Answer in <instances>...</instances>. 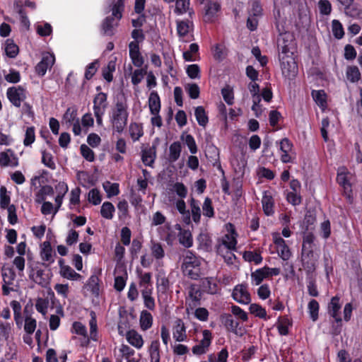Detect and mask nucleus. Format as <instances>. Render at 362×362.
<instances>
[{"label": "nucleus", "mask_w": 362, "mask_h": 362, "mask_svg": "<svg viewBox=\"0 0 362 362\" xmlns=\"http://www.w3.org/2000/svg\"><path fill=\"white\" fill-rule=\"evenodd\" d=\"M128 104L124 97H117L114 107L109 112V121L113 133L121 134L127 125Z\"/></svg>", "instance_id": "f257e3e1"}, {"label": "nucleus", "mask_w": 362, "mask_h": 362, "mask_svg": "<svg viewBox=\"0 0 362 362\" xmlns=\"http://www.w3.org/2000/svg\"><path fill=\"white\" fill-rule=\"evenodd\" d=\"M90 316L89 334H88L86 327L81 322H74L71 326V332L83 337L81 341L82 346H87L90 340L97 341L98 339L96 314L94 311H90Z\"/></svg>", "instance_id": "f03ea898"}, {"label": "nucleus", "mask_w": 362, "mask_h": 362, "mask_svg": "<svg viewBox=\"0 0 362 362\" xmlns=\"http://www.w3.org/2000/svg\"><path fill=\"white\" fill-rule=\"evenodd\" d=\"M203 259L187 250L184 255L182 269L185 275L192 279H197L202 275Z\"/></svg>", "instance_id": "7ed1b4c3"}, {"label": "nucleus", "mask_w": 362, "mask_h": 362, "mask_svg": "<svg viewBox=\"0 0 362 362\" xmlns=\"http://www.w3.org/2000/svg\"><path fill=\"white\" fill-rule=\"evenodd\" d=\"M124 8V0H117L112 8L113 17H107L103 23V30L107 35L113 34V29L117 25V21L121 19Z\"/></svg>", "instance_id": "20e7f679"}, {"label": "nucleus", "mask_w": 362, "mask_h": 362, "mask_svg": "<svg viewBox=\"0 0 362 362\" xmlns=\"http://www.w3.org/2000/svg\"><path fill=\"white\" fill-rule=\"evenodd\" d=\"M237 233L233 225L230 224L228 233L218 241L216 252L218 254H223L227 250H236Z\"/></svg>", "instance_id": "39448f33"}, {"label": "nucleus", "mask_w": 362, "mask_h": 362, "mask_svg": "<svg viewBox=\"0 0 362 362\" xmlns=\"http://www.w3.org/2000/svg\"><path fill=\"white\" fill-rule=\"evenodd\" d=\"M279 60L283 76L288 79L293 78L298 74V66L293 54L279 55Z\"/></svg>", "instance_id": "423d86ee"}, {"label": "nucleus", "mask_w": 362, "mask_h": 362, "mask_svg": "<svg viewBox=\"0 0 362 362\" xmlns=\"http://www.w3.org/2000/svg\"><path fill=\"white\" fill-rule=\"evenodd\" d=\"M353 174L344 166L339 167L337 170V181L344 189V194L349 199L351 194V180Z\"/></svg>", "instance_id": "0eeeda50"}, {"label": "nucleus", "mask_w": 362, "mask_h": 362, "mask_svg": "<svg viewBox=\"0 0 362 362\" xmlns=\"http://www.w3.org/2000/svg\"><path fill=\"white\" fill-rule=\"evenodd\" d=\"M281 272L279 268H270L267 266L256 269L251 274L252 284L259 285L265 279L269 276H278Z\"/></svg>", "instance_id": "6e6552de"}, {"label": "nucleus", "mask_w": 362, "mask_h": 362, "mask_svg": "<svg viewBox=\"0 0 362 362\" xmlns=\"http://www.w3.org/2000/svg\"><path fill=\"white\" fill-rule=\"evenodd\" d=\"M262 16V8L260 4L254 1L251 3L248 11V17L247 20V27L251 31L257 29L259 19Z\"/></svg>", "instance_id": "1a4fd4ad"}, {"label": "nucleus", "mask_w": 362, "mask_h": 362, "mask_svg": "<svg viewBox=\"0 0 362 362\" xmlns=\"http://www.w3.org/2000/svg\"><path fill=\"white\" fill-rule=\"evenodd\" d=\"M1 276L4 281V284L2 286L3 293L4 295L7 296L11 291H15L13 286L16 279V273L12 268L3 267Z\"/></svg>", "instance_id": "9d476101"}, {"label": "nucleus", "mask_w": 362, "mask_h": 362, "mask_svg": "<svg viewBox=\"0 0 362 362\" xmlns=\"http://www.w3.org/2000/svg\"><path fill=\"white\" fill-rule=\"evenodd\" d=\"M6 95L9 101L15 107H19L21 105V103L25 100L27 93L25 89L18 86L8 88Z\"/></svg>", "instance_id": "9b49d317"}, {"label": "nucleus", "mask_w": 362, "mask_h": 362, "mask_svg": "<svg viewBox=\"0 0 362 362\" xmlns=\"http://www.w3.org/2000/svg\"><path fill=\"white\" fill-rule=\"evenodd\" d=\"M232 297L237 303L243 305H247L251 301L247 287L244 284H238L234 287Z\"/></svg>", "instance_id": "f8f14e48"}, {"label": "nucleus", "mask_w": 362, "mask_h": 362, "mask_svg": "<svg viewBox=\"0 0 362 362\" xmlns=\"http://www.w3.org/2000/svg\"><path fill=\"white\" fill-rule=\"evenodd\" d=\"M317 259L318 255H315L313 250H302V264L308 273H311L315 271Z\"/></svg>", "instance_id": "ddd939ff"}, {"label": "nucleus", "mask_w": 362, "mask_h": 362, "mask_svg": "<svg viewBox=\"0 0 362 362\" xmlns=\"http://www.w3.org/2000/svg\"><path fill=\"white\" fill-rule=\"evenodd\" d=\"M203 338L199 343L192 348V353L194 355H202L207 352L209 347L211 343L212 335L211 332L208 329H204L202 332Z\"/></svg>", "instance_id": "4468645a"}, {"label": "nucleus", "mask_w": 362, "mask_h": 362, "mask_svg": "<svg viewBox=\"0 0 362 362\" xmlns=\"http://www.w3.org/2000/svg\"><path fill=\"white\" fill-rule=\"evenodd\" d=\"M279 150L281 151V160L284 163H292L294 158L293 152V144L286 138L279 142Z\"/></svg>", "instance_id": "2eb2a0df"}, {"label": "nucleus", "mask_w": 362, "mask_h": 362, "mask_svg": "<svg viewBox=\"0 0 362 362\" xmlns=\"http://www.w3.org/2000/svg\"><path fill=\"white\" fill-rule=\"evenodd\" d=\"M273 241L279 256L284 260L289 259L291 256V252L288 246L286 244L285 240L280 236V235L278 233L274 234Z\"/></svg>", "instance_id": "dca6fc26"}, {"label": "nucleus", "mask_w": 362, "mask_h": 362, "mask_svg": "<svg viewBox=\"0 0 362 362\" xmlns=\"http://www.w3.org/2000/svg\"><path fill=\"white\" fill-rule=\"evenodd\" d=\"M55 62V57L53 54L46 52L43 54L41 61L36 65L35 71L40 76H43L47 70L51 69Z\"/></svg>", "instance_id": "f3484780"}, {"label": "nucleus", "mask_w": 362, "mask_h": 362, "mask_svg": "<svg viewBox=\"0 0 362 362\" xmlns=\"http://www.w3.org/2000/svg\"><path fill=\"white\" fill-rule=\"evenodd\" d=\"M174 194H176L180 199H185L187 195V188L182 182H175L170 185L167 189L168 199L169 202H175Z\"/></svg>", "instance_id": "a211bd4d"}, {"label": "nucleus", "mask_w": 362, "mask_h": 362, "mask_svg": "<svg viewBox=\"0 0 362 362\" xmlns=\"http://www.w3.org/2000/svg\"><path fill=\"white\" fill-rule=\"evenodd\" d=\"M221 9L220 3L218 1H207L204 4V21L211 22L217 16Z\"/></svg>", "instance_id": "6ab92c4d"}, {"label": "nucleus", "mask_w": 362, "mask_h": 362, "mask_svg": "<svg viewBox=\"0 0 362 362\" xmlns=\"http://www.w3.org/2000/svg\"><path fill=\"white\" fill-rule=\"evenodd\" d=\"M64 119L66 123L73 126L72 131L76 136L81 134L82 128L79 119L76 118V112L75 110L68 108L64 115Z\"/></svg>", "instance_id": "aec40b11"}, {"label": "nucleus", "mask_w": 362, "mask_h": 362, "mask_svg": "<svg viewBox=\"0 0 362 362\" xmlns=\"http://www.w3.org/2000/svg\"><path fill=\"white\" fill-rule=\"evenodd\" d=\"M129 57L132 62V64L138 67L141 68L144 62V58L141 56L139 51V46L138 42L132 41L129 44Z\"/></svg>", "instance_id": "412c9836"}, {"label": "nucleus", "mask_w": 362, "mask_h": 362, "mask_svg": "<svg viewBox=\"0 0 362 362\" xmlns=\"http://www.w3.org/2000/svg\"><path fill=\"white\" fill-rule=\"evenodd\" d=\"M175 230L178 231V240L180 244L186 248H189L193 245V238L189 230L182 229L180 224H175L174 226Z\"/></svg>", "instance_id": "4be33fe9"}, {"label": "nucleus", "mask_w": 362, "mask_h": 362, "mask_svg": "<svg viewBox=\"0 0 362 362\" xmlns=\"http://www.w3.org/2000/svg\"><path fill=\"white\" fill-rule=\"evenodd\" d=\"M18 165V158L11 149L0 153V165L1 167H16Z\"/></svg>", "instance_id": "5701e85b"}, {"label": "nucleus", "mask_w": 362, "mask_h": 362, "mask_svg": "<svg viewBox=\"0 0 362 362\" xmlns=\"http://www.w3.org/2000/svg\"><path fill=\"white\" fill-rule=\"evenodd\" d=\"M292 36L289 33L281 34L277 40V46L279 55L291 53L290 45L292 42Z\"/></svg>", "instance_id": "b1692460"}, {"label": "nucleus", "mask_w": 362, "mask_h": 362, "mask_svg": "<svg viewBox=\"0 0 362 362\" xmlns=\"http://www.w3.org/2000/svg\"><path fill=\"white\" fill-rule=\"evenodd\" d=\"M115 274L120 273V275H117L115 277V288L118 291H122L125 286L127 279V273L124 266L118 265L116 267Z\"/></svg>", "instance_id": "393cba45"}, {"label": "nucleus", "mask_w": 362, "mask_h": 362, "mask_svg": "<svg viewBox=\"0 0 362 362\" xmlns=\"http://www.w3.org/2000/svg\"><path fill=\"white\" fill-rule=\"evenodd\" d=\"M262 204L263 211L267 216H272L274 213V202L272 196V193L270 191H264Z\"/></svg>", "instance_id": "a878e982"}, {"label": "nucleus", "mask_w": 362, "mask_h": 362, "mask_svg": "<svg viewBox=\"0 0 362 362\" xmlns=\"http://www.w3.org/2000/svg\"><path fill=\"white\" fill-rule=\"evenodd\" d=\"M173 336L177 341H184L187 339L186 327L181 319H177L175 322L173 328Z\"/></svg>", "instance_id": "bb28decb"}, {"label": "nucleus", "mask_w": 362, "mask_h": 362, "mask_svg": "<svg viewBox=\"0 0 362 362\" xmlns=\"http://www.w3.org/2000/svg\"><path fill=\"white\" fill-rule=\"evenodd\" d=\"M340 309L339 298L337 296L333 297L328 305V313L337 322L341 321Z\"/></svg>", "instance_id": "cd10ccee"}, {"label": "nucleus", "mask_w": 362, "mask_h": 362, "mask_svg": "<svg viewBox=\"0 0 362 362\" xmlns=\"http://www.w3.org/2000/svg\"><path fill=\"white\" fill-rule=\"evenodd\" d=\"M127 341L134 347L140 349L144 346V341L142 336L134 329L129 330L126 333Z\"/></svg>", "instance_id": "c85d7f7f"}, {"label": "nucleus", "mask_w": 362, "mask_h": 362, "mask_svg": "<svg viewBox=\"0 0 362 362\" xmlns=\"http://www.w3.org/2000/svg\"><path fill=\"white\" fill-rule=\"evenodd\" d=\"M107 95L104 93H98L93 100V112H105L107 107Z\"/></svg>", "instance_id": "c756f323"}, {"label": "nucleus", "mask_w": 362, "mask_h": 362, "mask_svg": "<svg viewBox=\"0 0 362 362\" xmlns=\"http://www.w3.org/2000/svg\"><path fill=\"white\" fill-rule=\"evenodd\" d=\"M175 7L174 12L177 15H182L188 13L190 18L194 14V11L189 8L190 2L189 0H175Z\"/></svg>", "instance_id": "7c9ffc66"}, {"label": "nucleus", "mask_w": 362, "mask_h": 362, "mask_svg": "<svg viewBox=\"0 0 362 362\" xmlns=\"http://www.w3.org/2000/svg\"><path fill=\"white\" fill-rule=\"evenodd\" d=\"M54 194V189L52 187L49 185L42 186L35 194V202L40 204L44 202H47L46 199L48 197H51Z\"/></svg>", "instance_id": "2f4dec72"}, {"label": "nucleus", "mask_w": 362, "mask_h": 362, "mask_svg": "<svg viewBox=\"0 0 362 362\" xmlns=\"http://www.w3.org/2000/svg\"><path fill=\"white\" fill-rule=\"evenodd\" d=\"M148 106L151 115H158L160 110V100L158 93L155 90L151 92L148 98Z\"/></svg>", "instance_id": "473e14b6"}, {"label": "nucleus", "mask_w": 362, "mask_h": 362, "mask_svg": "<svg viewBox=\"0 0 362 362\" xmlns=\"http://www.w3.org/2000/svg\"><path fill=\"white\" fill-rule=\"evenodd\" d=\"M162 54L167 73L172 78H175L176 76L177 71L174 68V54L168 52H163Z\"/></svg>", "instance_id": "72a5a7b5"}, {"label": "nucleus", "mask_w": 362, "mask_h": 362, "mask_svg": "<svg viewBox=\"0 0 362 362\" xmlns=\"http://www.w3.org/2000/svg\"><path fill=\"white\" fill-rule=\"evenodd\" d=\"M156 157V147L152 146L142 151L141 159L147 166H152Z\"/></svg>", "instance_id": "f704fd0d"}, {"label": "nucleus", "mask_w": 362, "mask_h": 362, "mask_svg": "<svg viewBox=\"0 0 362 362\" xmlns=\"http://www.w3.org/2000/svg\"><path fill=\"white\" fill-rule=\"evenodd\" d=\"M54 252L52 250L51 244L49 241L44 242L41 245L40 256L43 261L49 264L54 262Z\"/></svg>", "instance_id": "c9c22d12"}, {"label": "nucleus", "mask_w": 362, "mask_h": 362, "mask_svg": "<svg viewBox=\"0 0 362 362\" xmlns=\"http://www.w3.org/2000/svg\"><path fill=\"white\" fill-rule=\"evenodd\" d=\"M54 188L57 192L54 201L57 204L58 208H60L62 205L64 197L69 190V187L64 182H59L55 185Z\"/></svg>", "instance_id": "e433bc0d"}, {"label": "nucleus", "mask_w": 362, "mask_h": 362, "mask_svg": "<svg viewBox=\"0 0 362 362\" xmlns=\"http://www.w3.org/2000/svg\"><path fill=\"white\" fill-rule=\"evenodd\" d=\"M139 325L142 331H146L152 327L153 316L147 310H142L139 317Z\"/></svg>", "instance_id": "4c0bfd02"}, {"label": "nucleus", "mask_w": 362, "mask_h": 362, "mask_svg": "<svg viewBox=\"0 0 362 362\" xmlns=\"http://www.w3.org/2000/svg\"><path fill=\"white\" fill-rule=\"evenodd\" d=\"M182 145L179 141L172 143L169 146L168 160L170 163L177 161L181 154Z\"/></svg>", "instance_id": "58836bf2"}, {"label": "nucleus", "mask_w": 362, "mask_h": 362, "mask_svg": "<svg viewBox=\"0 0 362 362\" xmlns=\"http://www.w3.org/2000/svg\"><path fill=\"white\" fill-rule=\"evenodd\" d=\"M192 27L193 23L189 20L177 22V33L180 37H183V40H185V37L190 33Z\"/></svg>", "instance_id": "ea45409f"}, {"label": "nucleus", "mask_w": 362, "mask_h": 362, "mask_svg": "<svg viewBox=\"0 0 362 362\" xmlns=\"http://www.w3.org/2000/svg\"><path fill=\"white\" fill-rule=\"evenodd\" d=\"M59 274L63 278L71 281H81L83 279L81 274L76 273L69 265L67 267H63L62 270L59 271Z\"/></svg>", "instance_id": "a19ab883"}, {"label": "nucleus", "mask_w": 362, "mask_h": 362, "mask_svg": "<svg viewBox=\"0 0 362 362\" xmlns=\"http://www.w3.org/2000/svg\"><path fill=\"white\" fill-rule=\"evenodd\" d=\"M10 305L13 311V317L16 324L18 327H21L23 322V319L21 313V305L17 300H12Z\"/></svg>", "instance_id": "79ce46f5"}, {"label": "nucleus", "mask_w": 362, "mask_h": 362, "mask_svg": "<svg viewBox=\"0 0 362 362\" xmlns=\"http://www.w3.org/2000/svg\"><path fill=\"white\" fill-rule=\"evenodd\" d=\"M312 97L316 104L322 109L325 110L327 107V95L323 90H313Z\"/></svg>", "instance_id": "37998d69"}, {"label": "nucleus", "mask_w": 362, "mask_h": 362, "mask_svg": "<svg viewBox=\"0 0 362 362\" xmlns=\"http://www.w3.org/2000/svg\"><path fill=\"white\" fill-rule=\"evenodd\" d=\"M116 70V58L110 59L107 66L103 69V76L107 81L111 82L113 79L112 74Z\"/></svg>", "instance_id": "c03bdc74"}, {"label": "nucleus", "mask_w": 362, "mask_h": 362, "mask_svg": "<svg viewBox=\"0 0 362 362\" xmlns=\"http://www.w3.org/2000/svg\"><path fill=\"white\" fill-rule=\"evenodd\" d=\"M86 288L95 296L99 295V279L96 275H92L88 279L86 284Z\"/></svg>", "instance_id": "a18cd8bd"}, {"label": "nucleus", "mask_w": 362, "mask_h": 362, "mask_svg": "<svg viewBox=\"0 0 362 362\" xmlns=\"http://www.w3.org/2000/svg\"><path fill=\"white\" fill-rule=\"evenodd\" d=\"M243 257L245 261L253 262L256 265L262 263L263 259L260 252L257 251H245Z\"/></svg>", "instance_id": "49530a36"}, {"label": "nucleus", "mask_w": 362, "mask_h": 362, "mask_svg": "<svg viewBox=\"0 0 362 362\" xmlns=\"http://www.w3.org/2000/svg\"><path fill=\"white\" fill-rule=\"evenodd\" d=\"M173 202L175 204L179 213L182 215L185 222L189 223L190 220V214L189 211L186 209V204L183 199L180 198V199L177 200L175 199V202Z\"/></svg>", "instance_id": "de8ad7c7"}, {"label": "nucleus", "mask_w": 362, "mask_h": 362, "mask_svg": "<svg viewBox=\"0 0 362 362\" xmlns=\"http://www.w3.org/2000/svg\"><path fill=\"white\" fill-rule=\"evenodd\" d=\"M139 286L141 288V290H146L148 288L150 291L153 290L151 273L141 272L139 274Z\"/></svg>", "instance_id": "09e8293b"}, {"label": "nucleus", "mask_w": 362, "mask_h": 362, "mask_svg": "<svg viewBox=\"0 0 362 362\" xmlns=\"http://www.w3.org/2000/svg\"><path fill=\"white\" fill-rule=\"evenodd\" d=\"M189 204L192 220L194 222L197 223L200 221L201 219V209L199 206V203L194 198H191Z\"/></svg>", "instance_id": "8fccbe9b"}, {"label": "nucleus", "mask_w": 362, "mask_h": 362, "mask_svg": "<svg viewBox=\"0 0 362 362\" xmlns=\"http://www.w3.org/2000/svg\"><path fill=\"white\" fill-rule=\"evenodd\" d=\"M115 211V206L111 202H105L103 204L100 209V214L103 218L109 220L112 219Z\"/></svg>", "instance_id": "3c124183"}, {"label": "nucleus", "mask_w": 362, "mask_h": 362, "mask_svg": "<svg viewBox=\"0 0 362 362\" xmlns=\"http://www.w3.org/2000/svg\"><path fill=\"white\" fill-rule=\"evenodd\" d=\"M141 295L144 299V303L146 308L150 310H153L155 308V300L152 297V291L148 288L146 290H141Z\"/></svg>", "instance_id": "603ef678"}, {"label": "nucleus", "mask_w": 362, "mask_h": 362, "mask_svg": "<svg viewBox=\"0 0 362 362\" xmlns=\"http://www.w3.org/2000/svg\"><path fill=\"white\" fill-rule=\"evenodd\" d=\"M40 204H42L40 211L45 216H47L52 214L54 216L60 209L58 208V206L56 203L55 205H54L50 202H44Z\"/></svg>", "instance_id": "864d4df0"}, {"label": "nucleus", "mask_w": 362, "mask_h": 362, "mask_svg": "<svg viewBox=\"0 0 362 362\" xmlns=\"http://www.w3.org/2000/svg\"><path fill=\"white\" fill-rule=\"evenodd\" d=\"M130 136L134 141H138L143 136V127L140 124L134 122L129 126Z\"/></svg>", "instance_id": "5fc2aeb1"}, {"label": "nucleus", "mask_w": 362, "mask_h": 362, "mask_svg": "<svg viewBox=\"0 0 362 362\" xmlns=\"http://www.w3.org/2000/svg\"><path fill=\"white\" fill-rule=\"evenodd\" d=\"M221 95L224 101L228 105H232L234 103L233 88L230 86H226L221 89Z\"/></svg>", "instance_id": "6e6d98bb"}, {"label": "nucleus", "mask_w": 362, "mask_h": 362, "mask_svg": "<svg viewBox=\"0 0 362 362\" xmlns=\"http://www.w3.org/2000/svg\"><path fill=\"white\" fill-rule=\"evenodd\" d=\"M346 78L351 82H357L361 78V73L356 66H348L346 71Z\"/></svg>", "instance_id": "4d7b16f0"}, {"label": "nucleus", "mask_w": 362, "mask_h": 362, "mask_svg": "<svg viewBox=\"0 0 362 362\" xmlns=\"http://www.w3.org/2000/svg\"><path fill=\"white\" fill-rule=\"evenodd\" d=\"M249 310L251 314L255 315V317H258L262 319L267 318V311L266 310L262 307L260 305L257 303L250 304L249 307Z\"/></svg>", "instance_id": "13d9d810"}, {"label": "nucleus", "mask_w": 362, "mask_h": 362, "mask_svg": "<svg viewBox=\"0 0 362 362\" xmlns=\"http://www.w3.org/2000/svg\"><path fill=\"white\" fill-rule=\"evenodd\" d=\"M194 115L198 124L200 126L205 127L208 122V117L204 107L202 106L196 107Z\"/></svg>", "instance_id": "bf43d9fd"}, {"label": "nucleus", "mask_w": 362, "mask_h": 362, "mask_svg": "<svg viewBox=\"0 0 362 362\" xmlns=\"http://www.w3.org/2000/svg\"><path fill=\"white\" fill-rule=\"evenodd\" d=\"M239 323L234 320L230 315H228L226 317L225 320V326L227 329L235 334L242 335V332H240L238 329Z\"/></svg>", "instance_id": "052dcab7"}, {"label": "nucleus", "mask_w": 362, "mask_h": 362, "mask_svg": "<svg viewBox=\"0 0 362 362\" xmlns=\"http://www.w3.org/2000/svg\"><path fill=\"white\" fill-rule=\"evenodd\" d=\"M5 52L10 58H15L18 53V47L12 40L8 39L6 42Z\"/></svg>", "instance_id": "680f3d73"}, {"label": "nucleus", "mask_w": 362, "mask_h": 362, "mask_svg": "<svg viewBox=\"0 0 362 362\" xmlns=\"http://www.w3.org/2000/svg\"><path fill=\"white\" fill-rule=\"evenodd\" d=\"M103 188L107 193V197L117 196L119 193V184L106 182L103 184Z\"/></svg>", "instance_id": "e2e57ef3"}, {"label": "nucleus", "mask_w": 362, "mask_h": 362, "mask_svg": "<svg viewBox=\"0 0 362 362\" xmlns=\"http://www.w3.org/2000/svg\"><path fill=\"white\" fill-rule=\"evenodd\" d=\"M181 139L187 146L190 153L195 154L197 152V146L194 137L190 134L182 135Z\"/></svg>", "instance_id": "0e129e2a"}, {"label": "nucleus", "mask_w": 362, "mask_h": 362, "mask_svg": "<svg viewBox=\"0 0 362 362\" xmlns=\"http://www.w3.org/2000/svg\"><path fill=\"white\" fill-rule=\"evenodd\" d=\"M151 251L152 256L157 260L163 259L165 256V251L160 243H152Z\"/></svg>", "instance_id": "69168bd1"}, {"label": "nucleus", "mask_w": 362, "mask_h": 362, "mask_svg": "<svg viewBox=\"0 0 362 362\" xmlns=\"http://www.w3.org/2000/svg\"><path fill=\"white\" fill-rule=\"evenodd\" d=\"M203 215L208 218L214 216V209L212 205V201L210 198L206 197L202 205Z\"/></svg>", "instance_id": "338daca9"}, {"label": "nucleus", "mask_w": 362, "mask_h": 362, "mask_svg": "<svg viewBox=\"0 0 362 362\" xmlns=\"http://www.w3.org/2000/svg\"><path fill=\"white\" fill-rule=\"evenodd\" d=\"M36 30L40 36H49L52 32V26L48 23H38L36 25Z\"/></svg>", "instance_id": "774afa93"}]
</instances>
